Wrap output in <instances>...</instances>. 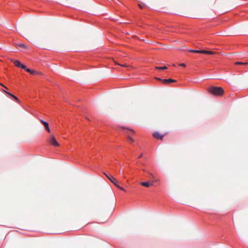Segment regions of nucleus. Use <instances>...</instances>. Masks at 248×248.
Wrapping results in <instances>:
<instances>
[{
	"instance_id": "1",
	"label": "nucleus",
	"mask_w": 248,
	"mask_h": 248,
	"mask_svg": "<svg viewBox=\"0 0 248 248\" xmlns=\"http://www.w3.org/2000/svg\"><path fill=\"white\" fill-rule=\"evenodd\" d=\"M209 93L215 96H221L224 93V90L220 87L212 86L207 89Z\"/></svg>"
},
{
	"instance_id": "2",
	"label": "nucleus",
	"mask_w": 248,
	"mask_h": 248,
	"mask_svg": "<svg viewBox=\"0 0 248 248\" xmlns=\"http://www.w3.org/2000/svg\"><path fill=\"white\" fill-rule=\"evenodd\" d=\"M104 174L117 188L124 191H126V190L125 189L121 187L119 185H118L117 183L118 182V181L115 178H114L112 175L108 176L105 173H104Z\"/></svg>"
},
{
	"instance_id": "3",
	"label": "nucleus",
	"mask_w": 248,
	"mask_h": 248,
	"mask_svg": "<svg viewBox=\"0 0 248 248\" xmlns=\"http://www.w3.org/2000/svg\"><path fill=\"white\" fill-rule=\"evenodd\" d=\"M189 51L190 52L194 53H203L206 54H214L215 52L212 51H208V50H194V49H190Z\"/></svg>"
},
{
	"instance_id": "4",
	"label": "nucleus",
	"mask_w": 248,
	"mask_h": 248,
	"mask_svg": "<svg viewBox=\"0 0 248 248\" xmlns=\"http://www.w3.org/2000/svg\"><path fill=\"white\" fill-rule=\"evenodd\" d=\"M49 142L53 146H60V144L57 141L53 135L50 136V139L49 140Z\"/></svg>"
},
{
	"instance_id": "5",
	"label": "nucleus",
	"mask_w": 248,
	"mask_h": 248,
	"mask_svg": "<svg viewBox=\"0 0 248 248\" xmlns=\"http://www.w3.org/2000/svg\"><path fill=\"white\" fill-rule=\"evenodd\" d=\"M15 65L18 67H20L21 68H25L26 66L23 64H21L18 60H13V61Z\"/></svg>"
},
{
	"instance_id": "6",
	"label": "nucleus",
	"mask_w": 248,
	"mask_h": 248,
	"mask_svg": "<svg viewBox=\"0 0 248 248\" xmlns=\"http://www.w3.org/2000/svg\"><path fill=\"white\" fill-rule=\"evenodd\" d=\"M153 136L155 138L161 140H162L164 136V135H161L159 132H157L154 133Z\"/></svg>"
},
{
	"instance_id": "7",
	"label": "nucleus",
	"mask_w": 248,
	"mask_h": 248,
	"mask_svg": "<svg viewBox=\"0 0 248 248\" xmlns=\"http://www.w3.org/2000/svg\"><path fill=\"white\" fill-rule=\"evenodd\" d=\"M40 122L44 125L45 128L46 129V130L47 132H50V129L49 128L48 123H47V122H45V121H43L42 120H40Z\"/></svg>"
},
{
	"instance_id": "8",
	"label": "nucleus",
	"mask_w": 248,
	"mask_h": 248,
	"mask_svg": "<svg viewBox=\"0 0 248 248\" xmlns=\"http://www.w3.org/2000/svg\"><path fill=\"white\" fill-rule=\"evenodd\" d=\"M175 81H176L175 80L172 79L171 78L164 79H163V80H162L163 83L165 84H169L170 82H175Z\"/></svg>"
},
{
	"instance_id": "9",
	"label": "nucleus",
	"mask_w": 248,
	"mask_h": 248,
	"mask_svg": "<svg viewBox=\"0 0 248 248\" xmlns=\"http://www.w3.org/2000/svg\"><path fill=\"white\" fill-rule=\"evenodd\" d=\"M140 184L141 186L146 187H149L150 186H151L152 185V184H150L148 182H140Z\"/></svg>"
},
{
	"instance_id": "10",
	"label": "nucleus",
	"mask_w": 248,
	"mask_h": 248,
	"mask_svg": "<svg viewBox=\"0 0 248 248\" xmlns=\"http://www.w3.org/2000/svg\"><path fill=\"white\" fill-rule=\"evenodd\" d=\"M6 93L8 94V95H10L11 96H12L13 98H14L17 102L19 101L18 99L16 96H15L14 95L10 93L9 92H6Z\"/></svg>"
},
{
	"instance_id": "11",
	"label": "nucleus",
	"mask_w": 248,
	"mask_h": 248,
	"mask_svg": "<svg viewBox=\"0 0 248 248\" xmlns=\"http://www.w3.org/2000/svg\"><path fill=\"white\" fill-rule=\"evenodd\" d=\"M17 46H18L19 47H20L24 48L25 49H28V46L25 44H18L17 45Z\"/></svg>"
},
{
	"instance_id": "12",
	"label": "nucleus",
	"mask_w": 248,
	"mask_h": 248,
	"mask_svg": "<svg viewBox=\"0 0 248 248\" xmlns=\"http://www.w3.org/2000/svg\"><path fill=\"white\" fill-rule=\"evenodd\" d=\"M30 74L31 75H40L41 74V73L35 70H31Z\"/></svg>"
},
{
	"instance_id": "13",
	"label": "nucleus",
	"mask_w": 248,
	"mask_h": 248,
	"mask_svg": "<svg viewBox=\"0 0 248 248\" xmlns=\"http://www.w3.org/2000/svg\"><path fill=\"white\" fill-rule=\"evenodd\" d=\"M155 69H159V70H165V69H167V67L165 66H163V67H155Z\"/></svg>"
},
{
	"instance_id": "14",
	"label": "nucleus",
	"mask_w": 248,
	"mask_h": 248,
	"mask_svg": "<svg viewBox=\"0 0 248 248\" xmlns=\"http://www.w3.org/2000/svg\"><path fill=\"white\" fill-rule=\"evenodd\" d=\"M248 62H235V64H240V65H246L248 64Z\"/></svg>"
},
{
	"instance_id": "15",
	"label": "nucleus",
	"mask_w": 248,
	"mask_h": 248,
	"mask_svg": "<svg viewBox=\"0 0 248 248\" xmlns=\"http://www.w3.org/2000/svg\"><path fill=\"white\" fill-rule=\"evenodd\" d=\"M23 69H25L27 72H29L30 73H31V70L29 68H28L26 67L25 68H23Z\"/></svg>"
},
{
	"instance_id": "16",
	"label": "nucleus",
	"mask_w": 248,
	"mask_h": 248,
	"mask_svg": "<svg viewBox=\"0 0 248 248\" xmlns=\"http://www.w3.org/2000/svg\"><path fill=\"white\" fill-rule=\"evenodd\" d=\"M128 140L130 141H131V142H133L134 141V140L131 137H130L129 136L128 137Z\"/></svg>"
},
{
	"instance_id": "17",
	"label": "nucleus",
	"mask_w": 248,
	"mask_h": 248,
	"mask_svg": "<svg viewBox=\"0 0 248 248\" xmlns=\"http://www.w3.org/2000/svg\"><path fill=\"white\" fill-rule=\"evenodd\" d=\"M138 6L140 7V9H142L143 7V5L141 4H139Z\"/></svg>"
},
{
	"instance_id": "18",
	"label": "nucleus",
	"mask_w": 248,
	"mask_h": 248,
	"mask_svg": "<svg viewBox=\"0 0 248 248\" xmlns=\"http://www.w3.org/2000/svg\"><path fill=\"white\" fill-rule=\"evenodd\" d=\"M117 64L118 65H121V64H119V63H117ZM121 66H124V67H128V65L126 64H123V65H121Z\"/></svg>"
},
{
	"instance_id": "19",
	"label": "nucleus",
	"mask_w": 248,
	"mask_h": 248,
	"mask_svg": "<svg viewBox=\"0 0 248 248\" xmlns=\"http://www.w3.org/2000/svg\"><path fill=\"white\" fill-rule=\"evenodd\" d=\"M180 66H183V67H185L186 66V64L185 63H180L179 64Z\"/></svg>"
},
{
	"instance_id": "20",
	"label": "nucleus",
	"mask_w": 248,
	"mask_h": 248,
	"mask_svg": "<svg viewBox=\"0 0 248 248\" xmlns=\"http://www.w3.org/2000/svg\"><path fill=\"white\" fill-rule=\"evenodd\" d=\"M156 79H157V80H159V81H162V80H163V79H161V78H156Z\"/></svg>"
},
{
	"instance_id": "21",
	"label": "nucleus",
	"mask_w": 248,
	"mask_h": 248,
	"mask_svg": "<svg viewBox=\"0 0 248 248\" xmlns=\"http://www.w3.org/2000/svg\"><path fill=\"white\" fill-rule=\"evenodd\" d=\"M142 156V154H140V156H139V158H140V157H141Z\"/></svg>"
},
{
	"instance_id": "22",
	"label": "nucleus",
	"mask_w": 248,
	"mask_h": 248,
	"mask_svg": "<svg viewBox=\"0 0 248 248\" xmlns=\"http://www.w3.org/2000/svg\"><path fill=\"white\" fill-rule=\"evenodd\" d=\"M43 37H44V38H46V35H44Z\"/></svg>"
},
{
	"instance_id": "23",
	"label": "nucleus",
	"mask_w": 248,
	"mask_h": 248,
	"mask_svg": "<svg viewBox=\"0 0 248 248\" xmlns=\"http://www.w3.org/2000/svg\"><path fill=\"white\" fill-rule=\"evenodd\" d=\"M2 91L5 92V93H6V92H7L6 91H5V90H3Z\"/></svg>"
},
{
	"instance_id": "24",
	"label": "nucleus",
	"mask_w": 248,
	"mask_h": 248,
	"mask_svg": "<svg viewBox=\"0 0 248 248\" xmlns=\"http://www.w3.org/2000/svg\"><path fill=\"white\" fill-rule=\"evenodd\" d=\"M2 86H3L5 88L7 89L6 87H5V86H3V85H2Z\"/></svg>"
}]
</instances>
